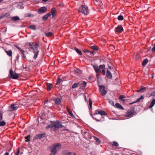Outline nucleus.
<instances>
[{
	"mask_svg": "<svg viewBox=\"0 0 155 155\" xmlns=\"http://www.w3.org/2000/svg\"><path fill=\"white\" fill-rule=\"evenodd\" d=\"M61 148L60 143H55L52 145L50 147L51 153L49 155H55L57 152L59 151Z\"/></svg>",
	"mask_w": 155,
	"mask_h": 155,
	"instance_id": "1",
	"label": "nucleus"
},
{
	"mask_svg": "<svg viewBox=\"0 0 155 155\" xmlns=\"http://www.w3.org/2000/svg\"><path fill=\"white\" fill-rule=\"evenodd\" d=\"M63 127V125L60 121H56L52 124L53 130H57L59 128Z\"/></svg>",
	"mask_w": 155,
	"mask_h": 155,
	"instance_id": "2",
	"label": "nucleus"
},
{
	"mask_svg": "<svg viewBox=\"0 0 155 155\" xmlns=\"http://www.w3.org/2000/svg\"><path fill=\"white\" fill-rule=\"evenodd\" d=\"M79 11L85 15H86L88 13V8L84 5H81L80 7Z\"/></svg>",
	"mask_w": 155,
	"mask_h": 155,
	"instance_id": "3",
	"label": "nucleus"
},
{
	"mask_svg": "<svg viewBox=\"0 0 155 155\" xmlns=\"http://www.w3.org/2000/svg\"><path fill=\"white\" fill-rule=\"evenodd\" d=\"M99 87L101 94L103 96H105L107 93V91L105 90V87L102 85H99Z\"/></svg>",
	"mask_w": 155,
	"mask_h": 155,
	"instance_id": "4",
	"label": "nucleus"
},
{
	"mask_svg": "<svg viewBox=\"0 0 155 155\" xmlns=\"http://www.w3.org/2000/svg\"><path fill=\"white\" fill-rule=\"evenodd\" d=\"M19 77V75L17 73H14L12 69H10V79H17Z\"/></svg>",
	"mask_w": 155,
	"mask_h": 155,
	"instance_id": "5",
	"label": "nucleus"
},
{
	"mask_svg": "<svg viewBox=\"0 0 155 155\" xmlns=\"http://www.w3.org/2000/svg\"><path fill=\"white\" fill-rule=\"evenodd\" d=\"M47 9V8L45 7L40 8L38 9V14H41L45 13L46 12Z\"/></svg>",
	"mask_w": 155,
	"mask_h": 155,
	"instance_id": "6",
	"label": "nucleus"
},
{
	"mask_svg": "<svg viewBox=\"0 0 155 155\" xmlns=\"http://www.w3.org/2000/svg\"><path fill=\"white\" fill-rule=\"evenodd\" d=\"M63 155H76L75 153L69 152L68 150H64L62 152Z\"/></svg>",
	"mask_w": 155,
	"mask_h": 155,
	"instance_id": "7",
	"label": "nucleus"
},
{
	"mask_svg": "<svg viewBox=\"0 0 155 155\" xmlns=\"http://www.w3.org/2000/svg\"><path fill=\"white\" fill-rule=\"evenodd\" d=\"M18 106L17 104H12L10 105V111L17 110L18 108Z\"/></svg>",
	"mask_w": 155,
	"mask_h": 155,
	"instance_id": "8",
	"label": "nucleus"
},
{
	"mask_svg": "<svg viewBox=\"0 0 155 155\" xmlns=\"http://www.w3.org/2000/svg\"><path fill=\"white\" fill-rule=\"evenodd\" d=\"M134 113V111L133 110L128 111L127 113V115L125 116L126 117H130L133 116V114Z\"/></svg>",
	"mask_w": 155,
	"mask_h": 155,
	"instance_id": "9",
	"label": "nucleus"
},
{
	"mask_svg": "<svg viewBox=\"0 0 155 155\" xmlns=\"http://www.w3.org/2000/svg\"><path fill=\"white\" fill-rule=\"evenodd\" d=\"M93 67L95 70V71L97 73H100L101 72V70L99 69V68L97 66L95 65H93Z\"/></svg>",
	"mask_w": 155,
	"mask_h": 155,
	"instance_id": "10",
	"label": "nucleus"
},
{
	"mask_svg": "<svg viewBox=\"0 0 155 155\" xmlns=\"http://www.w3.org/2000/svg\"><path fill=\"white\" fill-rule=\"evenodd\" d=\"M106 77L108 78L111 79L112 78V75L110 71L107 70L106 73Z\"/></svg>",
	"mask_w": 155,
	"mask_h": 155,
	"instance_id": "11",
	"label": "nucleus"
},
{
	"mask_svg": "<svg viewBox=\"0 0 155 155\" xmlns=\"http://www.w3.org/2000/svg\"><path fill=\"white\" fill-rule=\"evenodd\" d=\"M123 30V28L121 26H118L116 28V31L117 32H121Z\"/></svg>",
	"mask_w": 155,
	"mask_h": 155,
	"instance_id": "12",
	"label": "nucleus"
},
{
	"mask_svg": "<svg viewBox=\"0 0 155 155\" xmlns=\"http://www.w3.org/2000/svg\"><path fill=\"white\" fill-rule=\"evenodd\" d=\"M44 134H40L36 135L34 138V139H41L44 137Z\"/></svg>",
	"mask_w": 155,
	"mask_h": 155,
	"instance_id": "13",
	"label": "nucleus"
},
{
	"mask_svg": "<svg viewBox=\"0 0 155 155\" xmlns=\"http://www.w3.org/2000/svg\"><path fill=\"white\" fill-rule=\"evenodd\" d=\"M9 15V13H5L3 14L1 16H0V20L3 18L8 17Z\"/></svg>",
	"mask_w": 155,
	"mask_h": 155,
	"instance_id": "14",
	"label": "nucleus"
},
{
	"mask_svg": "<svg viewBox=\"0 0 155 155\" xmlns=\"http://www.w3.org/2000/svg\"><path fill=\"white\" fill-rule=\"evenodd\" d=\"M56 10L54 8H52L51 9V13L52 16V17H54L55 15Z\"/></svg>",
	"mask_w": 155,
	"mask_h": 155,
	"instance_id": "15",
	"label": "nucleus"
},
{
	"mask_svg": "<svg viewBox=\"0 0 155 155\" xmlns=\"http://www.w3.org/2000/svg\"><path fill=\"white\" fill-rule=\"evenodd\" d=\"M52 87V84L47 83V90L48 91H50L51 88Z\"/></svg>",
	"mask_w": 155,
	"mask_h": 155,
	"instance_id": "16",
	"label": "nucleus"
},
{
	"mask_svg": "<svg viewBox=\"0 0 155 155\" xmlns=\"http://www.w3.org/2000/svg\"><path fill=\"white\" fill-rule=\"evenodd\" d=\"M155 104V99H153L149 106V108H151Z\"/></svg>",
	"mask_w": 155,
	"mask_h": 155,
	"instance_id": "17",
	"label": "nucleus"
},
{
	"mask_svg": "<svg viewBox=\"0 0 155 155\" xmlns=\"http://www.w3.org/2000/svg\"><path fill=\"white\" fill-rule=\"evenodd\" d=\"M98 113L101 116L107 115V114L104 111L101 110H99V112Z\"/></svg>",
	"mask_w": 155,
	"mask_h": 155,
	"instance_id": "18",
	"label": "nucleus"
},
{
	"mask_svg": "<svg viewBox=\"0 0 155 155\" xmlns=\"http://www.w3.org/2000/svg\"><path fill=\"white\" fill-rule=\"evenodd\" d=\"M12 19L14 21H16L19 20H20V18L18 16H14L12 18Z\"/></svg>",
	"mask_w": 155,
	"mask_h": 155,
	"instance_id": "19",
	"label": "nucleus"
},
{
	"mask_svg": "<svg viewBox=\"0 0 155 155\" xmlns=\"http://www.w3.org/2000/svg\"><path fill=\"white\" fill-rule=\"evenodd\" d=\"M55 104L57 105H59L61 103V99L59 98H57L55 100Z\"/></svg>",
	"mask_w": 155,
	"mask_h": 155,
	"instance_id": "20",
	"label": "nucleus"
},
{
	"mask_svg": "<svg viewBox=\"0 0 155 155\" xmlns=\"http://www.w3.org/2000/svg\"><path fill=\"white\" fill-rule=\"evenodd\" d=\"M80 84H81V85H83V86L81 87V88H82L83 89H84L86 85L87 82L85 81H83L82 83H80Z\"/></svg>",
	"mask_w": 155,
	"mask_h": 155,
	"instance_id": "21",
	"label": "nucleus"
},
{
	"mask_svg": "<svg viewBox=\"0 0 155 155\" xmlns=\"http://www.w3.org/2000/svg\"><path fill=\"white\" fill-rule=\"evenodd\" d=\"M146 87H141L137 91L138 92L142 93L146 90Z\"/></svg>",
	"mask_w": 155,
	"mask_h": 155,
	"instance_id": "22",
	"label": "nucleus"
},
{
	"mask_svg": "<svg viewBox=\"0 0 155 155\" xmlns=\"http://www.w3.org/2000/svg\"><path fill=\"white\" fill-rule=\"evenodd\" d=\"M74 50L76 51L77 53L80 55H81L82 54L81 51H80L79 49L75 47L74 48Z\"/></svg>",
	"mask_w": 155,
	"mask_h": 155,
	"instance_id": "23",
	"label": "nucleus"
},
{
	"mask_svg": "<svg viewBox=\"0 0 155 155\" xmlns=\"http://www.w3.org/2000/svg\"><path fill=\"white\" fill-rule=\"evenodd\" d=\"M78 85H81V84H80V83H74L72 86V88H75L76 87H78Z\"/></svg>",
	"mask_w": 155,
	"mask_h": 155,
	"instance_id": "24",
	"label": "nucleus"
},
{
	"mask_svg": "<svg viewBox=\"0 0 155 155\" xmlns=\"http://www.w3.org/2000/svg\"><path fill=\"white\" fill-rule=\"evenodd\" d=\"M30 48L34 50V43H33L29 42L28 43Z\"/></svg>",
	"mask_w": 155,
	"mask_h": 155,
	"instance_id": "25",
	"label": "nucleus"
},
{
	"mask_svg": "<svg viewBox=\"0 0 155 155\" xmlns=\"http://www.w3.org/2000/svg\"><path fill=\"white\" fill-rule=\"evenodd\" d=\"M39 44H34V51H38V47L39 46Z\"/></svg>",
	"mask_w": 155,
	"mask_h": 155,
	"instance_id": "26",
	"label": "nucleus"
},
{
	"mask_svg": "<svg viewBox=\"0 0 155 155\" xmlns=\"http://www.w3.org/2000/svg\"><path fill=\"white\" fill-rule=\"evenodd\" d=\"M148 62V60L147 59H144L142 63V64L143 66H145Z\"/></svg>",
	"mask_w": 155,
	"mask_h": 155,
	"instance_id": "27",
	"label": "nucleus"
},
{
	"mask_svg": "<svg viewBox=\"0 0 155 155\" xmlns=\"http://www.w3.org/2000/svg\"><path fill=\"white\" fill-rule=\"evenodd\" d=\"M116 107L120 109H123L124 108H123V107L119 104V103H116Z\"/></svg>",
	"mask_w": 155,
	"mask_h": 155,
	"instance_id": "28",
	"label": "nucleus"
},
{
	"mask_svg": "<svg viewBox=\"0 0 155 155\" xmlns=\"http://www.w3.org/2000/svg\"><path fill=\"white\" fill-rule=\"evenodd\" d=\"M39 52V51H37L36 52H35V51H33L34 53H35V54H34V58L35 59H36L37 58V57H38V54Z\"/></svg>",
	"mask_w": 155,
	"mask_h": 155,
	"instance_id": "29",
	"label": "nucleus"
},
{
	"mask_svg": "<svg viewBox=\"0 0 155 155\" xmlns=\"http://www.w3.org/2000/svg\"><path fill=\"white\" fill-rule=\"evenodd\" d=\"M28 27L30 29L34 30H35L36 29V27L35 25H31Z\"/></svg>",
	"mask_w": 155,
	"mask_h": 155,
	"instance_id": "30",
	"label": "nucleus"
},
{
	"mask_svg": "<svg viewBox=\"0 0 155 155\" xmlns=\"http://www.w3.org/2000/svg\"><path fill=\"white\" fill-rule=\"evenodd\" d=\"M18 8L19 9H23L24 8V7L21 3L19 4L18 5Z\"/></svg>",
	"mask_w": 155,
	"mask_h": 155,
	"instance_id": "31",
	"label": "nucleus"
},
{
	"mask_svg": "<svg viewBox=\"0 0 155 155\" xmlns=\"http://www.w3.org/2000/svg\"><path fill=\"white\" fill-rule=\"evenodd\" d=\"M117 19L119 20L122 21L123 20L124 18L123 16L120 15L118 17Z\"/></svg>",
	"mask_w": 155,
	"mask_h": 155,
	"instance_id": "32",
	"label": "nucleus"
},
{
	"mask_svg": "<svg viewBox=\"0 0 155 155\" xmlns=\"http://www.w3.org/2000/svg\"><path fill=\"white\" fill-rule=\"evenodd\" d=\"M89 104L90 106V108L91 109H92V101L90 99H89Z\"/></svg>",
	"mask_w": 155,
	"mask_h": 155,
	"instance_id": "33",
	"label": "nucleus"
},
{
	"mask_svg": "<svg viewBox=\"0 0 155 155\" xmlns=\"http://www.w3.org/2000/svg\"><path fill=\"white\" fill-rule=\"evenodd\" d=\"M52 33L50 32L46 33L45 34V36L47 37H49L51 36L52 35Z\"/></svg>",
	"mask_w": 155,
	"mask_h": 155,
	"instance_id": "34",
	"label": "nucleus"
},
{
	"mask_svg": "<svg viewBox=\"0 0 155 155\" xmlns=\"http://www.w3.org/2000/svg\"><path fill=\"white\" fill-rule=\"evenodd\" d=\"M48 18V17L45 15L42 17V19L43 21H46Z\"/></svg>",
	"mask_w": 155,
	"mask_h": 155,
	"instance_id": "35",
	"label": "nucleus"
},
{
	"mask_svg": "<svg viewBox=\"0 0 155 155\" xmlns=\"http://www.w3.org/2000/svg\"><path fill=\"white\" fill-rule=\"evenodd\" d=\"M5 122L4 121H0V126H3L5 125Z\"/></svg>",
	"mask_w": 155,
	"mask_h": 155,
	"instance_id": "36",
	"label": "nucleus"
},
{
	"mask_svg": "<svg viewBox=\"0 0 155 155\" xmlns=\"http://www.w3.org/2000/svg\"><path fill=\"white\" fill-rule=\"evenodd\" d=\"M91 48L92 49H93L95 50H96V51H97L98 50V47L94 45V46H92Z\"/></svg>",
	"mask_w": 155,
	"mask_h": 155,
	"instance_id": "37",
	"label": "nucleus"
},
{
	"mask_svg": "<svg viewBox=\"0 0 155 155\" xmlns=\"http://www.w3.org/2000/svg\"><path fill=\"white\" fill-rule=\"evenodd\" d=\"M113 144L112 145L113 146H114L115 147H117L118 146V143L116 141H114L113 142Z\"/></svg>",
	"mask_w": 155,
	"mask_h": 155,
	"instance_id": "38",
	"label": "nucleus"
},
{
	"mask_svg": "<svg viewBox=\"0 0 155 155\" xmlns=\"http://www.w3.org/2000/svg\"><path fill=\"white\" fill-rule=\"evenodd\" d=\"M94 137V138L95 140H96V141L97 142L99 143H101V141L99 139V138H97L95 137Z\"/></svg>",
	"mask_w": 155,
	"mask_h": 155,
	"instance_id": "39",
	"label": "nucleus"
},
{
	"mask_svg": "<svg viewBox=\"0 0 155 155\" xmlns=\"http://www.w3.org/2000/svg\"><path fill=\"white\" fill-rule=\"evenodd\" d=\"M25 138L26 139V141H29L30 140V136L28 135L25 137Z\"/></svg>",
	"mask_w": 155,
	"mask_h": 155,
	"instance_id": "40",
	"label": "nucleus"
},
{
	"mask_svg": "<svg viewBox=\"0 0 155 155\" xmlns=\"http://www.w3.org/2000/svg\"><path fill=\"white\" fill-rule=\"evenodd\" d=\"M17 48L21 52L22 54H23L24 52H25V51L21 49L19 47L17 46Z\"/></svg>",
	"mask_w": 155,
	"mask_h": 155,
	"instance_id": "41",
	"label": "nucleus"
},
{
	"mask_svg": "<svg viewBox=\"0 0 155 155\" xmlns=\"http://www.w3.org/2000/svg\"><path fill=\"white\" fill-rule=\"evenodd\" d=\"M51 127L53 128L52 124H49V125H48L45 128L46 129H48V128H49Z\"/></svg>",
	"mask_w": 155,
	"mask_h": 155,
	"instance_id": "42",
	"label": "nucleus"
},
{
	"mask_svg": "<svg viewBox=\"0 0 155 155\" xmlns=\"http://www.w3.org/2000/svg\"><path fill=\"white\" fill-rule=\"evenodd\" d=\"M108 102L111 105L114 106V102L112 100H109Z\"/></svg>",
	"mask_w": 155,
	"mask_h": 155,
	"instance_id": "43",
	"label": "nucleus"
},
{
	"mask_svg": "<svg viewBox=\"0 0 155 155\" xmlns=\"http://www.w3.org/2000/svg\"><path fill=\"white\" fill-rule=\"evenodd\" d=\"M105 68V65L104 64L101 65L99 66V68L100 69L104 68Z\"/></svg>",
	"mask_w": 155,
	"mask_h": 155,
	"instance_id": "44",
	"label": "nucleus"
},
{
	"mask_svg": "<svg viewBox=\"0 0 155 155\" xmlns=\"http://www.w3.org/2000/svg\"><path fill=\"white\" fill-rule=\"evenodd\" d=\"M74 71L75 72H76L77 73H81V71L78 69H75Z\"/></svg>",
	"mask_w": 155,
	"mask_h": 155,
	"instance_id": "45",
	"label": "nucleus"
},
{
	"mask_svg": "<svg viewBox=\"0 0 155 155\" xmlns=\"http://www.w3.org/2000/svg\"><path fill=\"white\" fill-rule=\"evenodd\" d=\"M125 97L123 95H120L119 97L120 99L121 100H123V98H125Z\"/></svg>",
	"mask_w": 155,
	"mask_h": 155,
	"instance_id": "46",
	"label": "nucleus"
},
{
	"mask_svg": "<svg viewBox=\"0 0 155 155\" xmlns=\"http://www.w3.org/2000/svg\"><path fill=\"white\" fill-rule=\"evenodd\" d=\"M69 114L72 117H74V115L71 112H69Z\"/></svg>",
	"mask_w": 155,
	"mask_h": 155,
	"instance_id": "47",
	"label": "nucleus"
},
{
	"mask_svg": "<svg viewBox=\"0 0 155 155\" xmlns=\"http://www.w3.org/2000/svg\"><path fill=\"white\" fill-rule=\"evenodd\" d=\"M61 81H62V80L61 79L59 78L57 80V82L56 83L57 84H59L61 82Z\"/></svg>",
	"mask_w": 155,
	"mask_h": 155,
	"instance_id": "48",
	"label": "nucleus"
},
{
	"mask_svg": "<svg viewBox=\"0 0 155 155\" xmlns=\"http://www.w3.org/2000/svg\"><path fill=\"white\" fill-rule=\"evenodd\" d=\"M5 52H6L7 54L9 56H10V51H7L5 49Z\"/></svg>",
	"mask_w": 155,
	"mask_h": 155,
	"instance_id": "49",
	"label": "nucleus"
},
{
	"mask_svg": "<svg viewBox=\"0 0 155 155\" xmlns=\"http://www.w3.org/2000/svg\"><path fill=\"white\" fill-rule=\"evenodd\" d=\"M99 112V110H96L95 111V113L94 114V115H95L97 114H99L98 113Z\"/></svg>",
	"mask_w": 155,
	"mask_h": 155,
	"instance_id": "50",
	"label": "nucleus"
},
{
	"mask_svg": "<svg viewBox=\"0 0 155 155\" xmlns=\"http://www.w3.org/2000/svg\"><path fill=\"white\" fill-rule=\"evenodd\" d=\"M151 95L153 96H155V91L152 92Z\"/></svg>",
	"mask_w": 155,
	"mask_h": 155,
	"instance_id": "51",
	"label": "nucleus"
},
{
	"mask_svg": "<svg viewBox=\"0 0 155 155\" xmlns=\"http://www.w3.org/2000/svg\"><path fill=\"white\" fill-rule=\"evenodd\" d=\"M2 118V114L1 113L0 111V120Z\"/></svg>",
	"mask_w": 155,
	"mask_h": 155,
	"instance_id": "52",
	"label": "nucleus"
},
{
	"mask_svg": "<svg viewBox=\"0 0 155 155\" xmlns=\"http://www.w3.org/2000/svg\"><path fill=\"white\" fill-rule=\"evenodd\" d=\"M102 72L103 75H105L106 74L105 71L104 69H103L102 70Z\"/></svg>",
	"mask_w": 155,
	"mask_h": 155,
	"instance_id": "53",
	"label": "nucleus"
},
{
	"mask_svg": "<svg viewBox=\"0 0 155 155\" xmlns=\"http://www.w3.org/2000/svg\"><path fill=\"white\" fill-rule=\"evenodd\" d=\"M48 17H49L51 15V13L50 12H49L46 15Z\"/></svg>",
	"mask_w": 155,
	"mask_h": 155,
	"instance_id": "54",
	"label": "nucleus"
},
{
	"mask_svg": "<svg viewBox=\"0 0 155 155\" xmlns=\"http://www.w3.org/2000/svg\"><path fill=\"white\" fill-rule=\"evenodd\" d=\"M140 98H138L137 100L135 102H134V103H137V102H139L140 101Z\"/></svg>",
	"mask_w": 155,
	"mask_h": 155,
	"instance_id": "55",
	"label": "nucleus"
},
{
	"mask_svg": "<svg viewBox=\"0 0 155 155\" xmlns=\"http://www.w3.org/2000/svg\"><path fill=\"white\" fill-rule=\"evenodd\" d=\"M84 53H87V52H90L88 50H87V49H84Z\"/></svg>",
	"mask_w": 155,
	"mask_h": 155,
	"instance_id": "56",
	"label": "nucleus"
},
{
	"mask_svg": "<svg viewBox=\"0 0 155 155\" xmlns=\"http://www.w3.org/2000/svg\"><path fill=\"white\" fill-rule=\"evenodd\" d=\"M152 50L155 52V47L154 46L152 48Z\"/></svg>",
	"mask_w": 155,
	"mask_h": 155,
	"instance_id": "57",
	"label": "nucleus"
},
{
	"mask_svg": "<svg viewBox=\"0 0 155 155\" xmlns=\"http://www.w3.org/2000/svg\"><path fill=\"white\" fill-rule=\"evenodd\" d=\"M140 100H141V99H143V98H144V97H143V96L142 95H141L140 96V98H139Z\"/></svg>",
	"mask_w": 155,
	"mask_h": 155,
	"instance_id": "58",
	"label": "nucleus"
},
{
	"mask_svg": "<svg viewBox=\"0 0 155 155\" xmlns=\"http://www.w3.org/2000/svg\"><path fill=\"white\" fill-rule=\"evenodd\" d=\"M92 117L93 118L95 119L97 121H98V122L100 121V120L97 119H96V118H94V117Z\"/></svg>",
	"mask_w": 155,
	"mask_h": 155,
	"instance_id": "59",
	"label": "nucleus"
},
{
	"mask_svg": "<svg viewBox=\"0 0 155 155\" xmlns=\"http://www.w3.org/2000/svg\"><path fill=\"white\" fill-rule=\"evenodd\" d=\"M22 54H23V57L24 58H25L26 57V56L25 54V52H24V53Z\"/></svg>",
	"mask_w": 155,
	"mask_h": 155,
	"instance_id": "60",
	"label": "nucleus"
},
{
	"mask_svg": "<svg viewBox=\"0 0 155 155\" xmlns=\"http://www.w3.org/2000/svg\"><path fill=\"white\" fill-rule=\"evenodd\" d=\"M8 154L9 153L8 152H6L5 154L4 155H8Z\"/></svg>",
	"mask_w": 155,
	"mask_h": 155,
	"instance_id": "61",
	"label": "nucleus"
},
{
	"mask_svg": "<svg viewBox=\"0 0 155 155\" xmlns=\"http://www.w3.org/2000/svg\"><path fill=\"white\" fill-rule=\"evenodd\" d=\"M138 58H138V56L137 55V57L136 58V60H137L138 59Z\"/></svg>",
	"mask_w": 155,
	"mask_h": 155,
	"instance_id": "62",
	"label": "nucleus"
},
{
	"mask_svg": "<svg viewBox=\"0 0 155 155\" xmlns=\"http://www.w3.org/2000/svg\"><path fill=\"white\" fill-rule=\"evenodd\" d=\"M67 110L68 112V113H69V112H70V111L69 110V109H68V107H67Z\"/></svg>",
	"mask_w": 155,
	"mask_h": 155,
	"instance_id": "63",
	"label": "nucleus"
},
{
	"mask_svg": "<svg viewBox=\"0 0 155 155\" xmlns=\"http://www.w3.org/2000/svg\"><path fill=\"white\" fill-rule=\"evenodd\" d=\"M43 2H46L48 1V0H42Z\"/></svg>",
	"mask_w": 155,
	"mask_h": 155,
	"instance_id": "64",
	"label": "nucleus"
}]
</instances>
